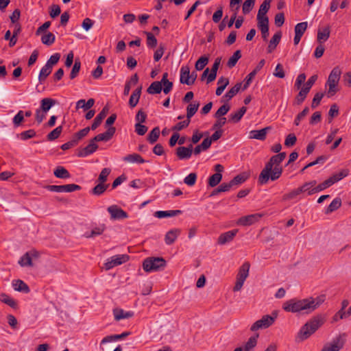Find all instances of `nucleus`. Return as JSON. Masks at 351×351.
<instances>
[{"instance_id": "f257e3e1", "label": "nucleus", "mask_w": 351, "mask_h": 351, "mask_svg": "<svg viewBox=\"0 0 351 351\" xmlns=\"http://www.w3.org/2000/svg\"><path fill=\"white\" fill-rule=\"evenodd\" d=\"M325 301V295L316 298H308L302 300L291 299L283 304V309L287 312L302 313L309 314L317 309Z\"/></svg>"}, {"instance_id": "f03ea898", "label": "nucleus", "mask_w": 351, "mask_h": 351, "mask_svg": "<svg viewBox=\"0 0 351 351\" xmlns=\"http://www.w3.org/2000/svg\"><path fill=\"white\" fill-rule=\"evenodd\" d=\"M286 156L285 152H280L270 158L258 176V182L260 184H267L269 179L275 181L281 176L283 169L280 165Z\"/></svg>"}, {"instance_id": "7ed1b4c3", "label": "nucleus", "mask_w": 351, "mask_h": 351, "mask_svg": "<svg viewBox=\"0 0 351 351\" xmlns=\"http://www.w3.org/2000/svg\"><path fill=\"white\" fill-rule=\"evenodd\" d=\"M324 317L322 315L313 317L301 328L298 332V337L301 341L308 339L324 324Z\"/></svg>"}, {"instance_id": "20e7f679", "label": "nucleus", "mask_w": 351, "mask_h": 351, "mask_svg": "<svg viewBox=\"0 0 351 351\" xmlns=\"http://www.w3.org/2000/svg\"><path fill=\"white\" fill-rule=\"evenodd\" d=\"M167 265L162 257H148L143 262V268L146 272L156 271L163 269Z\"/></svg>"}, {"instance_id": "39448f33", "label": "nucleus", "mask_w": 351, "mask_h": 351, "mask_svg": "<svg viewBox=\"0 0 351 351\" xmlns=\"http://www.w3.org/2000/svg\"><path fill=\"white\" fill-rule=\"evenodd\" d=\"M276 317L277 314L276 313H273V316L269 315H263L261 319L257 320L252 325L250 328L251 331H256L261 328H269L273 324Z\"/></svg>"}, {"instance_id": "423d86ee", "label": "nucleus", "mask_w": 351, "mask_h": 351, "mask_svg": "<svg viewBox=\"0 0 351 351\" xmlns=\"http://www.w3.org/2000/svg\"><path fill=\"white\" fill-rule=\"evenodd\" d=\"M44 188L48 191L56 193H71L75 191L81 190L82 187L75 184H69L65 185H45Z\"/></svg>"}, {"instance_id": "0eeeda50", "label": "nucleus", "mask_w": 351, "mask_h": 351, "mask_svg": "<svg viewBox=\"0 0 351 351\" xmlns=\"http://www.w3.org/2000/svg\"><path fill=\"white\" fill-rule=\"evenodd\" d=\"M345 336L344 333L338 335L331 343L324 345L321 351H339L345 344Z\"/></svg>"}, {"instance_id": "6e6552de", "label": "nucleus", "mask_w": 351, "mask_h": 351, "mask_svg": "<svg viewBox=\"0 0 351 351\" xmlns=\"http://www.w3.org/2000/svg\"><path fill=\"white\" fill-rule=\"evenodd\" d=\"M129 260V256L127 254H118L110 257L104 264L106 270H109L115 266L126 263Z\"/></svg>"}, {"instance_id": "1a4fd4ad", "label": "nucleus", "mask_w": 351, "mask_h": 351, "mask_svg": "<svg viewBox=\"0 0 351 351\" xmlns=\"http://www.w3.org/2000/svg\"><path fill=\"white\" fill-rule=\"evenodd\" d=\"M38 256L39 253L36 250L27 252L21 256L18 263L21 267H33L32 258H38Z\"/></svg>"}, {"instance_id": "9d476101", "label": "nucleus", "mask_w": 351, "mask_h": 351, "mask_svg": "<svg viewBox=\"0 0 351 351\" xmlns=\"http://www.w3.org/2000/svg\"><path fill=\"white\" fill-rule=\"evenodd\" d=\"M263 217V214L255 213L240 217L237 223L239 226H251L258 221Z\"/></svg>"}, {"instance_id": "9b49d317", "label": "nucleus", "mask_w": 351, "mask_h": 351, "mask_svg": "<svg viewBox=\"0 0 351 351\" xmlns=\"http://www.w3.org/2000/svg\"><path fill=\"white\" fill-rule=\"evenodd\" d=\"M112 219H123L128 217V213L117 205H112L107 208Z\"/></svg>"}, {"instance_id": "f8f14e48", "label": "nucleus", "mask_w": 351, "mask_h": 351, "mask_svg": "<svg viewBox=\"0 0 351 351\" xmlns=\"http://www.w3.org/2000/svg\"><path fill=\"white\" fill-rule=\"evenodd\" d=\"M176 154L180 160H188L193 154V145L188 147L180 146L176 149Z\"/></svg>"}, {"instance_id": "ddd939ff", "label": "nucleus", "mask_w": 351, "mask_h": 351, "mask_svg": "<svg viewBox=\"0 0 351 351\" xmlns=\"http://www.w3.org/2000/svg\"><path fill=\"white\" fill-rule=\"evenodd\" d=\"M97 149H98V145L91 138L89 141L88 144L85 147H84L78 151L77 156L78 157H86V156L93 154L94 152H95Z\"/></svg>"}, {"instance_id": "4468645a", "label": "nucleus", "mask_w": 351, "mask_h": 351, "mask_svg": "<svg viewBox=\"0 0 351 351\" xmlns=\"http://www.w3.org/2000/svg\"><path fill=\"white\" fill-rule=\"evenodd\" d=\"M238 231L239 230L237 229H234L221 234L218 237V244L225 245L226 243L232 241L237 235Z\"/></svg>"}, {"instance_id": "2eb2a0df", "label": "nucleus", "mask_w": 351, "mask_h": 351, "mask_svg": "<svg viewBox=\"0 0 351 351\" xmlns=\"http://www.w3.org/2000/svg\"><path fill=\"white\" fill-rule=\"evenodd\" d=\"M109 111V108L106 106L103 108L101 112L95 118L91 126L90 127L92 130H96L101 123L103 119L106 117Z\"/></svg>"}, {"instance_id": "dca6fc26", "label": "nucleus", "mask_w": 351, "mask_h": 351, "mask_svg": "<svg viewBox=\"0 0 351 351\" xmlns=\"http://www.w3.org/2000/svg\"><path fill=\"white\" fill-rule=\"evenodd\" d=\"M271 130V127H265L261 130H254L250 132V138L264 141L267 137V132Z\"/></svg>"}, {"instance_id": "f3484780", "label": "nucleus", "mask_w": 351, "mask_h": 351, "mask_svg": "<svg viewBox=\"0 0 351 351\" xmlns=\"http://www.w3.org/2000/svg\"><path fill=\"white\" fill-rule=\"evenodd\" d=\"M180 233L181 230L179 228H174L168 231L165 236V243L168 245L173 244Z\"/></svg>"}, {"instance_id": "a211bd4d", "label": "nucleus", "mask_w": 351, "mask_h": 351, "mask_svg": "<svg viewBox=\"0 0 351 351\" xmlns=\"http://www.w3.org/2000/svg\"><path fill=\"white\" fill-rule=\"evenodd\" d=\"M182 213L181 210H158L154 213V217L162 219L165 217H172Z\"/></svg>"}, {"instance_id": "6ab92c4d", "label": "nucleus", "mask_w": 351, "mask_h": 351, "mask_svg": "<svg viewBox=\"0 0 351 351\" xmlns=\"http://www.w3.org/2000/svg\"><path fill=\"white\" fill-rule=\"evenodd\" d=\"M330 27L328 25L322 29L319 28L317 30V40L319 44H322L324 42L326 41L330 37Z\"/></svg>"}, {"instance_id": "aec40b11", "label": "nucleus", "mask_w": 351, "mask_h": 351, "mask_svg": "<svg viewBox=\"0 0 351 351\" xmlns=\"http://www.w3.org/2000/svg\"><path fill=\"white\" fill-rule=\"evenodd\" d=\"M142 90V86L138 87L131 95L128 104L131 108L136 106L139 101Z\"/></svg>"}, {"instance_id": "412c9836", "label": "nucleus", "mask_w": 351, "mask_h": 351, "mask_svg": "<svg viewBox=\"0 0 351 351\" xmlns=\"http://www.w3.org/2000/svg\"><path fill=\"white\" fill-rule=\"evenodd\" d=\"M282 37L281 31L277 32L273 37L271 38L268 47H267V53H271L279 44L280 39Z\"/></svg>"}, {"instance_id": "4be33fe9", "label": "nucleus", "mask_w": 351, "mask_h": 351, "mask_svg": "<svg viewBox=\"0 0 351 351\" xmlns=\"http://www.w3.org/2000/svg\"><path fill=\"white\" fill-rule=\"evenodd\" d=\"M316 180H311L308 182H305L300 187H298L299 190H301V194L306 193L307 195H311L315 193L314 186L316 185Z\"/></svg>"}, {"instance_id": "5701e85b", "label": "nucleus", "mask_w": 351, "mask_h": 351, "mask_svg": "<svg viewBox=\"0 0 351 351\" xmlns=\"http://www.w3.org/2000/svg\"><path fill=\"white\" fill-rule=\"evenodd\" d=\"M12 287L15 291L19 292L28 293L30 291V289L28 285L21 280H13Z\"/></svg>"}, {"instance_id": "b1692460", "label": "nucleus", "mask_w": 351, "mask_h": 351, "mask_svg": "<svg viewBox=\"0 0 351 351\" xmlns=\"http://www.w3.org/2000/svg\"><path fill=\"white\" fill-rule=\"evenodd\" d=\"M247 108L245 106L241 107L238 111L232 112L229 115V122L237 123L242 119L243 116L246 112Z\"/></svg>"}, {"instance_id": "393cba45", "label": "nucleus", "mask_w": 351, "mask_h": 351, "mask_svg": "<svg viewBox=\"0 0 351 351\" xmlns=\"http://www.w3.org/2000/svg\"><path fill=\"white\" fill-rule=\"evenodd\" d=\"M0 300L10 306L12 308L16 310L19 308V304L17 302L14 300L13 298H10L8 295L6 293H1L0 294Z\"/></svg>"}, {"instance_id": "a878e982", "label": "nucleus", "mask_w": 351, "mask_h": 351, "mask_svg": "<svg viewBox=\"0 0 351 351\" xmlns=\"http://www.w3.org/2000/svg\"><path fill=\"white\" fill-rule=\"evenodd\" d=\"M114 319L117 321H119L123 319H127L133 317L134 312L132 311H124L121 308H116L113 311Z\"/></svg>"}, {"instance_id": "bb28decb", "label": "nucleus", "mask_w": 351, "mask_h": 351, "mask_svg": "<svg viewBox=\"0 0 351 351\" xmlns=\"http://www.w3.org/2000/svg\"><path fill=\"white\" fill-rule=\"evenodd\" d=\"M250 264L249 262H245L239 268L237 278L245 280L249 275Z\"/></svg>"}, {"instance_id": "cd10ccee", "label": "nucleus", "mask_w": 351, "mask_h": 351, "mask_svg": "<svg viewBox=\"0 0 351 351\" xmlns=\"http://www.w3.org/2000/svg\"><path fill=\"white\" fill-rule=\"evenodd\" d=\"M190 80V68L188 66H182L180 69V82L181 84L188 85Z\"/></svg>"}, {"instance_id": "c85d7f7f", "label": "nucleus", "mask_w": 351, "mask_h": 351, "mask_svg": "<svg viewBox=\"0 0 351 351\" xmlns=\"http://www.w3.org/2000/svg\"><path fill=\"white\" fill-rule=\"evenodd\" d=\"M123 160L125 162H130V163L141 164V163H144L146 162L142 158V156L141 155H139L138 154H135V153L125 156Z\"/></svg>"}, {"instance_id": "c756f323", "label": "nucleus", "mask_w": 351, "mask_h": 351, "mask_svg": "<svg viewBox=\"0 0 351 351\" xmlns=\"http://www.w3.org/2000/svg\"><path fill=\"white\" fill-rule=\"evenodd\" d=\"M54 176L58 178L68 179L71 178V174L66 169L62 166H58L53 171Z\"/></svg>"}, {"instance_id": "7c9ffc66", "label": "nucleus", "mask_w": 351, "mask_h": 351, "mask_svg": "<svg viewBox=\"0 0 351 351\" xmlns=\"http://www.w3.org/2000/svg\"><path fill=\"white\" fill-rule=\"evenodd\" d=\"M90 130L91 128L90 127L84 128V129L75 133L73 135L71 140L74 141L75 144L77 145L81 139H82L84 137L88 135Z\"/></svg>"}, {"instance_id": "2f4dec72", "label": "nucleus", "mask_w": 351, "mask_h": 351, "mask_svg": "<svg viewBox=\"0 0 351 351\" xmlns=\"http://www.w3.org/2000/svg\"><path fill=\"white\" fill-rule=\"evenodd\" d=\"M56 101L51 98H44L40 101V108L43 112H47L55 105Z\"/></svg>"}, {"instance_id": "473e14b6", "label": "nucleus", "mask_w": 351, "mask_h": 351, "mask_svg": "<svg viewBox=\"0 0 351 351\" xmlns=\"http://www.w3.org/2000/svg\"><path fill=\"white\" fill-rule=\"evenodd\" d=\"M242 87V83L238 82L233 87H232L226 93L223 95V98H226L227 101L230 100L234 97L240 90Z\"/></svg>"}, {"instance_id": "72a5a7b5", "label": "nucleus", "mask_w": 351, "mask_h": 351, "mask_svg": "<svg viewBox=\"0 0 351 351\" xmlns=\"http://www.w3.org/2000/svg\"><path fill=\"white\" fill-rule=\"evenodd\" d=\"M217 84L219 86L217 88L215 93L217 96H219L222 94L226 86L229 84V80L228 78L221 76L219 78Z\"/></svg>"}, {"instance_id": "f704fd0d", "label": "nucleus", "mask_w": 351, "mask_h": 351, "mask_svg": "<svg viewBox=\"0 0 351 351\" xmlns=\"http://www.w3.org/2000/svg\"><path fill=\"white\" fill-rule=\"evenodd\" d=\"M341 206V199L340 197L335 198L332 202L329 204L327 208L325 210V214H330L335 210H337Z\"/></svg>"}, {"instance_id": "c9c22d12", "label": "nucleus", "mask_w": 351, "mask_h": 351, "mask_svg": "<svg viewBox=\"0 0 351 351\" xmlns=\"http://www.w3.org/2000/svg\"><path fill=\"white\" fill-rule=\"evenodd\" d=\"M162 90L161 82L155 81L147 88V92L151 95L160 94Z\"/></svg>"}, {"instance_id": "e433bc0d", "label": "nucleus", "mask_w": 351, "mask_h": 351, "mask_svg": "<svg viewBox=\"0 0 351 351\" xmlns=\"http://www.w3.org/2000/svg\"><path fill=\"white\" fill-rule=\"evenodd\" d=\"M95 104V99L93 98L89 99L86 102L84 99H80L76 103V108H83L84 110H89Z\"/></svg>"}, {"instance_id": "4c0bfd02", "label": "nucleus", "mask_w": 351, "mask_h": 351, "mask_svg": "<svg viewBox=\"0 0 351 351\" xmlns=\"http://www.w3.org/2000/svg\"><path fill=\"white\" fill-rule=\"evenodd\" d=\"M258 337V334L256 335L252 336L249 338L247 341L245 343L243 350L244 351H251L257 345V339Z\"/></svg>"}, {"instance_id": "58836bf2", "label": "nucleus", "mask_w": 351, "mask_h": 351, "mask_svg": "<svg viewBox=\"0 0 351 351\" xmlns=\"http://www.w3.org/2000/svg\"><path fill=\"white\" fill-rule=\"evenodd\" d=\"M53 68L49 67L47 64H45L40 70L39 75H38V80L40 84H42L46 78L51 74Z\"/></svg>"}, {"instance_id": "ea45409f", "label": "nucleus", "mask_w": 351, "mask_h": 351, "mask_svg": "<svg viewBox=\"0 0 351 351\" xmlns=\"http://www.w3.org/2000/svg\"><path fill=\"white\" fill-rule=\"evenodd\" d=\"M241 58V50H237L234 51V53H233V55L229 58L228 62H227V66L229 68H232L234 67L238 60Z\"/></svg>"}, {"instance_id": "a19ab883", "label": "nucleus", "mask_w": 351, "mask_h": 351, "mask_svg": "<svg viewBox=\"0 0 351 351\" xmlns=\"http://www.w3.org/2000/svg\"><path fill=\"white\" fill-rule=\"evenodd\" d=\"M109 184L99 182L91 190V193L95 195H102L108 189Z\"/></svg>"}, {"instance_id": "79ce46f5", "label": "nucleus", "mask_w": 351, "mask_h": 351, "mask_svg": "<svg viewBox=\"0 0 351 351\" xmlns=\"http://www.w3.org/2000/svg\"><path fill=\"white\" fill-rule=\"evenodd\" d=\"M160 128L158 127H155L151 130L147 136V141L149 142V143L154 144L157 141L160 136Z\"/></svg>"}, {"instance_id": "37998d69", "label": "nucleus", "mask_w": 351, "mask_h": 351, "mask_svg": "<svg viewBox=\"0 0 351 351\" xmlns=\"http://www.w3.org/2000/svg\"><path fill=\"white\" fill-rule=\"evenodd\" d=\"M222 174L221 173H214L208 178V184L210 187H215L222 180Z\"/></svg>"}, {"instance_id": "c03bdc74", "label": "nucleus", "mask_w": 351, "mask_h": 351, "mask_svg": "<svg viewBox=\"0 0 351 351\" xmlns=\"http://www.w3.org/2000/svg\"><path fill=\"white\" fill-rule=\"evenodd\" d=\"M209 58L207 56H201L195 62V69L197 71H202L208 63Z\"/></svg>"}, {"instance_id": "a18cd8bd", "label": "nucleus", "mask_w": 351, "mask_h": 351, "mask_svg": "<svg viewBox=\"0 0 351 351\" xmlns=\"http://www.w3.org/2000/svg\"><path fill=\"white\" fill-rule=\"evenodd\" d=\"M56 40V37L54 34L50 32H48L46 34L42 36L41 41L42 43L47 46L51 45Z\"/></svg>"}, {"instance_id": "49530a36", "label": "nucleus", "mask_w": 351, "mask_h": 351, "mask_svg": "<svg viewBox=\"0 0 351 351\" xmlns=\"http://www.w3.org/2000/svg\"><path fill=\"white\" fill-rule=\"evenodd\" d=\"M199 106L198 102L195 104H190L186 108V118L191 120V118L196 113Z\"/></svg>"}, {"instance_id": "de8ad7c7", "label": "nucleus", "mask_w": 351, "mask_h": 351, "mask_svg": "<svg viewBox=\"0 0 351 351\" xmlns=\"http://www.w3.org/2000/svg\"><path fill=\"white\" fill-rule=\"evenodd\" d=\"M62 132V126H58L54 130H53L51 132H50L47 136V138L48 141H51L57 139L60 135L61 134Z\"/></svg>"}, {"instance_id": "09e8293b", "label": "nucleus", "mask_w": 351, "mask_h": 351, "mask_svg": "<svg viewBox=\"0 0 351 351\" xmlns=\"http://www.w3.org/2000/svg\"><path fill=\"white\" fill-rule=\"evenodd\" d=\"M271 0H264V1L261 5L257 15L260 16H267V12L269 11L270 8V3Z\"/></svg>"}, {"instance_id": "8fccbe9b", "label": "nucleus", "mask_w": 351, "mask_h": 351, "mask_svg": "<svg viewBox=\"0 0 351 351\" xmlns=\"http://www.w3.org/2000/svg\"><path fill=\"white\" fill-rule=\"evenodd\" d=\"M81 68V62L79 59H75L74 64L73 66V68L71 69V73H70V79L73 80L75 79L77 75L80 71Z\"/></svg>"}, {"instance_id": "3c124183", "label": "nucleus", "mask_w": 351, "mask_h": 351, "mask_svg": "<svg viewBox=\"0 0 351 351\" xmlns=\"http://www.w3.org/2000/svg\"><path fill=\"white\" fill-rule=\"evenodd\" d=\"M308 93L309 92L306 91V90L302 88L295 98V104L298 106L301 105L306 98V96Z\"/></svg>"}, {"instance_id": "603ef678", "label": "nucleus", "mask_w": 351, "mask_h": 351, "mask_svg": "<svg viewBox=\"0 0 351 351\" xmlns=\"http://www.w3.org/2000/svg\"><path fill=\"white\" fill-rule=\"evenodd\" d=\"M230 109V105H228L227 104L222 105L215 113L214 117L215 118L223 117V116H224L225 114H226L228 112Z\"/></svg>"}, {"instance_id": "864d4df0", "label": "nucleus", "mask_w": 351, "mask_h": 351, "mask_svg": "<svg viewBox=\"0 0 351 351\" xmlns=\"http://www.w3.org/2000/svg\"><path fill=\"white\" fill-rule=\"evenodd\" d=\"M145 34L147 36V45L149 48H154L157 45V39L154 36V35L148 32H145Z\"/></svg>"}, {"instance_id": "5fc2aeb1", "label": "nucleus", "mask_w": 351, "mask_h": 351, "mask_svg": "<svg viewBox=\"0 0 351 351\" xmlns=\"http://www.w3.org/2000/svg\"><path fill=\"white\" fill-rule=\"evenodd\" d=\"M301 190H299L298 188L295 189L291 191L289 193H285L282 196V200L287 201L290 199H295L298 195H301Z\"/></svg>"}, {"instance_id": "6e6d98bb", "label": "nucleus", "mask_w": 351, "mask_h": 351, "mask_svg": "<svg viewBox=\"0 0 351 351\" xmlns=\"http://www.w3.org/2000/svg\"><path fill=\"white\" fill-rule=\"evenodd\" d=\"M256 0H245L243 4L242 11L244 14H247L250 12L254 6Z\"/></svg>"}, {"instance_id": "4d7b16f0", "label": "nucleus", "mask_w": 351, "mask_h": 351, "mask_svg": "<svg viewBox=\"0 0 351 351\" xmlns=\"http://www.w3.org/2000/svg\"><path fill=\"white\" fill-rule=\"evenodd\" d=\"M24 121V112L19 110L18 113L14 117L12 122L15 128L19 127Z\"/></svg>"}, {"instance_id": "13d9d810", "label": "nucleus", "mask_w": 351, "mask_h": 351, "mask_svg": "<svg viewBox=\"0 0 351 351\" xmlns=\"http://www.w3.org/2000/svg\"><path fill=\"white\" fill-rule=\"evenodd\" d=\"M247 179V176L244 174H239L236 176L230 182L231 183L232 186H237L243 183Z\"/></svg>"}, {"instance_id": "bf43d9fd", "label": "nucleus", "mask_w": 351, "mask_h": 351, "mask_svg": "<svg viewBox=\"0 0 351 351\" xmlns=\"http://www.w3.org/2000/svg\"><path fill=\"white\" fill-rule=\"evenodd\" d=\"M308 27L307 22H301L295 26V34L303 36Z\"/></svg>"}, {"instance_id": "052dcab7", "label": "nucleus", "mask_w": 351, "mask_h": 351, "mask_svg": "<svg viewBox=\"0 0 351 351\" xmlns=\"http://www.w3.org/2000/svg\"><path fill=\"white\" fill-rule=\"evenodd\" d=\"M111 169L110 168H104L99 175L97 181L101 183H105L107 181L108 176L110 175Z\"/></svg>"}, {"instance_id": "680f3d73", "label": "nucleus", "mask_w": 351, "mask_h": 351, "mask_svg": "<svg viewBox=\"0 0 351 351\" xmlns=\"http://www.w3.org/2000/svg\"><path fill=\"white\" fill-rule=\"evenodd\" d=\"M36 133L35 130L30 129V130L22 132L19 134V136H20L21 139H22L23 141H26L27 139L34 138V136H36Z\"/></svg>"}, {"instance_id": "e2e57ef3", "label": "nucleus", "mask_w": 351, "mask_h": 351, "mask_svg": "<svg viewBox=\"0 0 351 351\" xmlns=\"http://www.w3.org/2000/svg\"><path fill=\"white\" fill-rule=\"evenodd\" d=\"M197 180V174L191 173L184 179V182L189 186L195 185Z\"/></svg>"}, {"instance_id": "0e129e2a", "label": "nucleus", "mask_w": 351, "mask_h": 351, "mask_svg": "<svg viewBox=\"0 0 351 351\" xmlns=\"http://www.w3.org/2000/svg\"><path fill=\"white\" fill-rule=\"evenodd\" d=\"M105 229H106V226L104 224H102L98 227H95L91 230L90 234L86 235V237L89 238V237H95L97 235H100L104 232Z\"/></svg>"}, {"instance_id": "69168bd1", "label": "nucleus", "mask_w": 351, "mask_h": 351, "mask_svg": "<svg viewBox=\"0 0 351 351\" xmlns=\"http://www.w3.org/2000/svg\"><path fill=\"white\" fill-rule=\"evenodd\" d=\"M256 19L258 21L257 26L258 28L269 27V18L267 16L257 15Z\"/></svg>"}, {"instance_id": "338daca9", "label": "nucleus", "mask_w": 351, "mask_h": 351, "mask_svg": "<svg viewBox=\"0 0 351 351\" xmlns=\"http://www.w3.org/2000/svg\"><path fill=\"white\" fill-rule=\"evenodd\" d=\"M341 74V69L338 66H336L331 71L330 73L329 74L328 78L339 82Z\"/></svg>"}, {"instance_id": "774afa93", "label": "nucleus", "mask_w": 351, "mask_h": 351, "mask_svg": "<svg viewBox=\"0 0 351 351\" xmlns=\"http://www.w3.org/2000/svg\"><path fill=\"white\" fill-rule=\"evenodd\" d=\"M317 80V75H312L308 80V81L305 84H304V86H302V88L306 90V91L309 92L311 90V87L315 83Z\"/></svg>"}]
</instances>
